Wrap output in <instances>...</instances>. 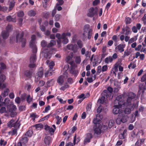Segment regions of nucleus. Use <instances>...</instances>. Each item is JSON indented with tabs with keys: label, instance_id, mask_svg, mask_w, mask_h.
Here are the masks:
<instances>
[{
	"label": "nucleus",
	"instance_id": "052dcab7",
	"mask_svg": "<svg viewBox=\"0 0 146 146\" xmlns=\"http://www.w3.org/2000/svg\"><path fill=\"white\" fill-rule=\"evenodd\" d=\"M54 64L53 61H52L49 64V69H52L53 67L54 66Z\"/></svg>",
	"mask_w": 146,
	"mask_h": 146
},
{
	"label": "nucleus",
	"instance_id": "c756f323",
	"mask_svg": "<svg viewBox=\"0 0 146 146\" xmlns=\"http://www.w3.org/2000/svg\"><path fill=\"white\" fill-rule=\"evenodd\" d=\"M15 2L13 1H12L10 3L9 7V10H12L15 6Z\"/></svg>",
	"mask_w": 146,
	"mask_h": 146
},
{
	"label": "nucleus",
	"instance_id": "c9c22d12",
	"mask_svg": "<svg viewBox=\"0 0 146 146\" xmlns=\"http://www.w3.org/2000/svg\"><path fill=\"white\" fill-rule=\"evenodd\" d=\"M93 30L92 29H89L88 34V38L89 40H90L92 34Z\"/></svg>",
	"mask_w": 146,
	"mask_h": 146
},
{
	"label": "nucleus",
	"instance_id": "864d4df0",
	"mask_svg": "<svg viewBox=\"0 0 146 146\" xmlns=\"http://www.w3.org/2000/svg\"><path fill=\"white\" fill-rule=\"evenodd\" d=\"M75 61L77 64H80L81 61L80 57L79 56L76 57L75 58Z\"/></svg>",
	"mask_w": 146,
	"mask_h": 146
},
{
	"label": "nucleus",
	"instance_id": "4c0bfd02",
	"mask_svg": "<svg viewBox=\"0 0 146 146\" xmlns=\"http://www.w3.org/2000/svg\"><path fill=\"white\" fill-rule=\"evenodd\" d=\"M33 132L32 130L30 129L28 130L25 134V135L28 136L29 137H31L32 134Z\"/></svg>",
	"mask_w": 146,
	"mask_h": 146
},
{
	"label": "nucleus",
	"instance_id": "49530a36",
	"mask_svg": "<svg viewBox=\"0 0 146 146\" xmlns=\"http://www.w3.org/2000/svg\"><path fill=\"white\" fill-rule=\"evenodd\" d=\"M55 118L57 119L56 124L58 125L62 121L61 117H60L58 116H57L55 117Z\"/></svg>",
	"mask_w": 146,
	"mask_h": 146
},
{
	"label": "nucleus",
	"instance_id": "39448f33",
	"mask_svg": "<svg viewBox=\"0 0 146 146\" xmlns=\"http://www.w3.org/2000/svg\"><path fill=\"white\" fill-rule=\"evenodd\" d=\"M136 95L132 92H130L129 94L128 97L127 99L125 104L127 106L131 105V101L132 100L135 99Z\"/></svg>",
	"mask_w": 146,
	"mask_h": 146
},
{
	"label": "nucleus",
	"instance_id": "a878e982",
	"mask_svg": "<svg viewBox=\"0 0 146 146\" xmlns=\"http://www.w3.org/2000/svg\"><path fill=\"white\" fill-rule=\"evenodd\" d=\"M6 20L9 22H16V20L15 18H14L12 17L10 15L7 16L6 17Z\"/></svg>",
	"mask_w": 146,
	"mask_h": 146
},
{
	"label": "nucleus",
	"instance_id": "f704fd0d",
	"mask_svg": "<svg viewBox=\"0 0 146 146\" xmlns=\"http://www.w3.org/2000/svg\"><path fill=\"white\" fill-rule=\"evenodd\" d=\"M51 54L49 52H46L44 54V57L47 59H50L51 56Z\"/></svg>",
	"mask_w": 146,
	"mask_h": 146
},
{
	"label": "nucleus",
	"instance_id": "f3484780",
	"mask_svg": "<svg viewBox=\"0 0 146 146\" xmlns=\"http://www.w3.org/2000/svg\"><path fill=\"white\" fill-rule=\"evenodd\" d=\"M52 140V139L51 137L46 136L44 138V142L46 145H48L51 142Z\"/></svg>",
	"mask_w": 146,
	"mask_h": 146
},
{
	"label": "nucleus",
	"instance_id": "0e129e2a",
	"mask_svg": "<svg viewBox=\"0 0 146 146\" xmlns=\"http://www.w3.org/2000/svg\"><path fill=\"white\" fill-rule=\"evenodd\" d=\"M24 15V13L23 11H20L17 13V16L19 17H23Z\"/></svg>",
	"mask_w": 146,
	"mask_h": 146
},
{
	"label": "nucleus",
	"instance_id": "412c9836",
	"mask_svg": "<svg viewBox=\"0 0 146 146\" xmlns=\"http://www.w3.org/2000/svg\"><path fill=\"white\" fill-rule=\"evenodd\" d=\"M25 75L27 77L30 78H31L32 75V72L30 70H26L24 73Z\"/></svg>",
	"mask_w": 146,
	"mask_h": 146
},
{
	"label": "nucleus",
	"instance_id": "bf43d9fd",
	"mask_svg": "<svg viewBox=\"0 0 146 146\" xmlns=\"http://www.w3.org/2000/svg\"><path fill=\"white\" fill-rule=\"evenodd\" d=\"M50 109V107L49 105H48L46 107L44 110L43 111L44 113L47 112Z\"/></svg>",
	"mask_w": 146,
	"mask_h": 146
},
{
	"label": "nucleus",
	"instance_id": "338daca9",
	"mask_svg": "<svg viewBox=\"0 0 146 146\" xmlns=\"http://www.w3.org/2000/svg\"><path fill=\"white\" fill-rule=\"evenodd\" d=\"M50 16V13L48 12H46L44 13V16L46 18H48Z\"/></svg>",
	"mask_w": 146,
	"mask_h": 146
},
{
	"label": "nucleus",
	"instance_id": "7ed1b4c3",
	"mask_svg": "<svg viewBox=\"0 0 146 146\" xmlns=\"http://www.w3.org/2000/svg\"><path fill=\"white\" fill-rule=\"evenodd\" d=\"M36 36L35 35H33L31 37V40L29 42V46L32 49L33 52H36L37 49L36 45L35 44Z\"/></svg>",
	"mask_w": 146,
	"mask_h": 146
},
{
	"label": "nucleus",
	"instance_id": "dca6fc26",
	"mask_svg": "<svg viewBox=\"0 0 146 146\" xmlns=\"http://www.w3.org/2000/svg\"><path fill=\"white\" fill-rule=\"evenodd\" d=\"M7 109L9 111H16L17 109L16 106L13 104H11L8 105L7 107Z\"/></svg>",
	"mask_w": 146,
	"mask_h": 146
},
{
	"label": "nucleus",
	"instance_id": "ea45409f",
	"mask_svg": "<svg viewBox=\"0 0 146 146\" xmlns=\"http://www.w3.org/2000/svg\"><path fill=\"white\" fill-rule=\"evenodd\" d=\"M28 140V139L27 137L23 136L22 139L20 141L22 143L25 144L27 142Z\"/></svg>",
	"mask_w": 146,
	"mask_h": 146
},
{
	"label": "nucleus",
	"instance_id": "37998d69",
	"mask_svg": "<svg viewBox=\"0 0 146 146\" xmlns=\"http://www.w3.org/2000/svg\"><path fill=\"white\" fill-rule=\"evenodd\" d=\"M7 8V7L6 6L2 7L0 5V11H2L4 12H5L6 11Z\"/></svg>",
	"mask_w": 146,
	"mask_h": 146
},
{
	"label": "nucleus",
	"instance_id": "e433bc0d",
	"mask_svg": "<svg viewBox=\"0 0 146 146\" xmlns=\"http://www.w3.org/2000/svg\"><path fill=\"white\" fill-rule=\"evenodd\" d=\"M9 92V89L8 88H6L4 90V92L2 94L4 97H5L8 96Z\"/></svg>",
	"mask_w": 146,
	"mask_h": 146
},
{
	"label": "nucleus",
	"instance_id": "a18cd8bd",
	"mask_svg": "<svg viewBox=\"0 0 146 146\" xmlns=\"http://www.w3.org/2000/svg\"><path fill=\"white\" fill-rule=\"evenodd\" d=\"M77 44L78 47L81 48H82L83 46V43L81 40H78L77 42Z\"/></svg>",
	"mask_w": 146,
	"mask_h": 146
},
{
	"label": "nucleus",
	"instance_id": "5701e85b",
	"mask_svg": "<svg viewBox=\"0 0 146 146\" xmlns=\"http://www.w3.org/2000/svg\"><path fill=\"white\" fill-rule=\"evenodd\" d=\"M127 131V129H125L122 133H121L119 135V137L120 139H122L125 138L126 135Z\"/></svg>",
	"mask_w": 146,
	"mask_h": 146
},
{
	"label": "nucleus",
	"instance_id": "774afa93",
	"mask_svg": "<svg viewBox=\"0 0 146 146\" xmlns=\"http://www.w3.org/2000/svg\"><path fill=\"white\" fill-rule=\"evenodd\" d=\"M15 40V36H12L11 37L10 39V43L11 44H12L14 42Z\"/></svg>",
	"mask_w": 146,
	"mask_h": 146
},
{
	"label": "nucleus",
	"instance_id": "58836bf2",
	"mask_svg": "<svg viewBox=\"0 0 146 146\" xmlns=\"http://www.w3.org/2000/svg\"><path fill=\"white\" fill-rule=\"evenodd\" d=\"M9 99L8 98H6L5 99L3 102L2 103L3 104H4V105L5 106H8V104L9 102Z\"/></svg>",
	"mask_w": 146,
	"mask_h": 146
},
{
	"label": "nucleus",
	"instance_id": "7c9ffc66",
	"mask_svg": "<svg viewBox=\"0 0 146 146\" xmlns=\"http://www.w3.org/2000/svg\"><path fill=\"white\" fill-rule=\"evenodd\" d=\"M106 98L102 95V97L98 100V102L101 104H103L106 101Z\"/></svg>",
	"mask_w": 146,
	"mask_h": 146
},
{
	"label": "nucleus",
	"instance_id": "2eb2a0df",
	"mask_svg": "<svg viewBox=\"0 0 146 146\" xmlns=\"http://www.w3.org/2000/svg\"><path fill=\"white\" fill-rule=\"evenodd\" d=\"M100 116V115H96V118H94L93 120V122L94 124L95 125L94 126H98L99 125H100L101 124H100L99 123V122L101 120L97 118L98 117H99Z\"/></svg>",
	"mask_w": 146,
	"mask_h": 146
},
{
	"label": "nucleus",
	"instance_id": "8fccbe9b",
	"mask_svg": "<svg viewBox=\"0 0 146 146\" xmlns=\"http://www.w3.org/2000/svg\"><path fill=\"white\" fill-rule=\"evenodd\" d=\"M125 22L126 24H129L131 22V18L128 17L125 19Z\"/></svg>",
	"mask_w": 146,
	"mask_h": 146
},
{
	"label": "nucleus",
	"instance_id": "09e8293b",
	"mask_svg": "<svg viewBox=\"0 0 146 146\" xmlns=\"http://www.w3.org/2000/svg\"><path fill=\"white\" fill-rule=\"evenodd\" d=\"M76 134H75V136L74 137L73 142L74 145H75L76 143H78L80 140L79 138H77L76 139Z\"/></svg>",
	"mask_w": 146,
	"mask_h": 146
},
{
	"label": "nucleus",
	"instance_id": "4be33fe9",
	"mask_svg": "<svg viewBox=\"0 0 146 146\" xmlns=\"http://www.w3.org/2000/svg\"><path fill=\"white\" fill-rule=\"evenodd\" d=\"M9 35V33L7 31H3L2 32V36L4 39L7 38Z\"/></svg>",
	"mask_w": 146,
	"mask_h": 146
},
{
	"label": "nucleus",
	"instance_id": "bb28decb",
	"mask_svg": "<svg viewBox=\"0 0 146 146\" xmlns=\"http://www.w3.org/2000/svg\"><path fill=\"white\" fill-rule=\"evenodd\" d=\"M43 72V70L42 68L39 69V71L36 74V75L38 77L41 78L42 77Z\"/></svg>",
	"mask_w": 146,
	"mask_h": 146
},
{
	"label": "nucleus",
	"instance_id": "a211bd4d",
	"mask_svg": "<svg viewBox=\"0 0 146 146\" xmlns=\"http://www.w3.org/2000/svg\"><path fill=\"white\" fill-rule=\"evenodd\" d=\"M15 128H12V130L8 132L9 135H11L12 136L17 134V131L19 128L14 127Z\"/></svg>",
	"mask_w": 146,
	"mask_h": 146
},
{
	"label": "nucleus",
	"instance_id": "4d7b16f0",
	"mask_svg": "<svg viewBox=\"0 0 146 146\" xmlns=\"http://www.w3.org/2000/svg\"><path fill=\"white\" fill-rule=\"evenodd\" d=\"M41 46L42 47H44L46 46H47V42L44 40H43L41 42Z\"/></svg>",
	"mask_w": 146,
	"mask_h": 146
},
{
	"label": "nucleus",
	"instance_id": "0eeeda50",
	"mask_svg": "<svg viewBox=\"0 0 146 146\" xmlns=\"http://www.w3.org/2000/svg\"><path fill=\"white\" fill-rule=\"evenodd\" d=\"M96 10L94 11V8L93 7H91L89 9V12L87 13V16L89 17H92L97 14V10L98 8L95 7Z\"/></svg>",
	"mask_w": 146,
	"mask_h": 146
},
{
	"label": "nucleus",
	"instance_id": "f257e3e1",
	"mask_svg": "<svg viewBox=\"0 0 146 146\" xmlns=\"http://www.w3.org/2000/svg\"><path fill=\"white\" fill-rule=\"evenodd\" d=\"M23 32H19L17 34L16 37V42H22V46L24 47L25 46L26 43V40L25 38H23Z\"/></svg>",
	"mask_w": 146,
	"mask_h": 146
},
{
	"label": "nucleus",
	"instance_id": "4468645a",
	"mask_svg": "<svg viewBox=\"0 0 146 146\" xmlns=\"http://www.w3.org/2000/svg\"><path fill=\"white\" fill-rule=\"evenodd\" d=\"M125 44H119L115 47V49L118 51L122 52L124 51V48L125 47Z\"/></svg>",
	"mask_w": 146,
	"mask_h": 146
},
{
	"label": "nucleus",
	"instance_id": "de8ad7c7",
	"mask_svg": "<svg viewBox=\"0 0 146 146\" xmlns=\"http://www.w3.org/2000/svg\"><path fill=\"white\" fill-rule=\"evenodd\" d=\"M77 129V127L76 126H73L71 129V130L70 131H69L68 133L70 134L73 133Z\"/></svg>",
	"mask_w": 146,
	"mask_h": 146
},
{
	"label": "nucleus",
	"instance_id": "2f4dec72",
	"mask_svg": "<svg viewBox=\"0 0 146 146\" xmlns=\"http://www.w3.org/2000/svg\"><path fill=\"white\" fill-rule=\"evenodd\" d=\"M53 70L51 69H49V70L45 73V77H47L48 75L49 76H51L52 74V71Z\"/></svg>",
	"mask_w": 146,
	"mask_h": 146
},
{
	"label": "nucleus",
	"instance_id": "603ef678",
	"mask_svg": "<svg viewBox=\"0 0 146 146\" xmlns=\"http://www.w3.org/2000/svg\"><path fill=\"white\" fill-rule=\"evenodd\" d=\"M9 112H10V116L11 117H14L17 114V113L15 111H9Z\"/></svg>",
	"mask_w": 146,
	"mask_h": 146
},
{
	"label": "nucleus",
	"instance_id": "69168bd1",
	"mask_svg": "<svg viewBox=\"0 0 146 146\" xmlns=\"http://www.w3.org/2000/svg\"><path fill=\"white\" fill-rule=\"evenodd\" d=\"M108 92H109L108 93L110 94L112 93L113 92V88L110 86H109L107 88Z\"/></svg>",
	"mask_w": 146,
	"mask_h": 146
},
{
	"label": "nucleus",
	"instance_id": "c85d7f7f",
	"mask_svg": "<svg viewBox=\"0 0 146 146\" xmlns=\"http://www.w3.org/2000/svg\"><path fill=\"white\" fill-rule=\"evenodd\" d=\"M110 95V94L109 93H108L106 90H104L102 93V95L107 99L109 97Z\"/></svg>",
	"mask_w": 146,
	"mask_h": 146
},
{
	"label": "nucleus",
	"instance_id": "72a5a7b5",
	"mask_svg": "<svg viewBox=\"0 0 146 146\" xmlns=\"http://www.w3.org/2000/svg\"><path fill=\"white\" fill-rule=\"evenodd\" d=\"M56 42L55 40H51L50 42L47 45V48H50L53 46L55 44Z\"/></svg>",
	"mask_w": 146,
	"mask_h": 146
},
{
	"label": "nucleus",
	"instance_id": "aec40b11",
	"mask_svg": "<svg viewBox=\"0 0 146 146\" xmlns=\"http://www.w3.org/2000/svg\"><path fill=\"white\" fill-rule=\"evenodd\" d=\"M61 39L63 40L62 42L64 44H66L68 42V40L67 38L65 37L64 33H62L61 35Z\"/></svg>",
	"mask_w": 146,
	"mask_h": 146
},
{
	"label": "nucleus",
	"instance_id": "5fc2aeb1",
	"mask_svg": "<svg viewBox=\"0 0 146 146\" xmlns=\"http://www.w3.org/2000/svg\"><path fill=\"white\" fill-rule=\"evenodd\" d=\"M92 103L91 102L89 103L87 105L86 107V109L87 111H90L92 107Z\"/></svg>",
	"mask_w": 146,
	"mask_h": 146
},
{
	"label": "nucleus",
	"instance_id": "6e6d98bb",
	"mask_svg": "<svg viewBox=\"0 0 146 146\" xmlns=\"http://www.w3.org/2000/svg\"><path fill=\"white\" fill-rule=\"evenodd\" d=\"M100 0H95L93 1L92 5L94 6H96L100 3Z\"/></svg>",
	"mask_w": 146,
	"mask_h": 146
},
{
	"label": "nucleus",
	"instance_id": "cd10ccee",
	"mask_svg": "<svg viewBox=\"0 0 146 146\" xmlns=\"http://www.w3.org/2000/svg\"><path fill=\"white\" fill-rule=\"evenodd\" d=\"M122 117L121 118V121L123 123H124L126 122L127 120L129 117L127 115H123V113H122V114L121 115Z\"/></svg>",
	"mask_w": 146,
	"mask_h": 146
},
{
	"label": "nucleus",
	"instance_id": "f8f14e48",
	"mask_svg": "<svg viewBox=\"0 0 146 146\" xmlns=\"http://www.w3.org/2000/svg\"><path fill=\"white\" fill-rule=\"evenodd\" d=\"M122 31L121 33L122 34H124L125 35H128L130 33V28L127 26L125 27L124 26L122 28Z\"/></svg>",
	"mask_w": 146,
	"mask_h": 146
},
{
	"label": "nucleus",
	"instance_id": "ddd939ff",
	"mask_svg": "<svg viewBox=\"0 0 146 146\" xmlns=\"http://www.w3.org/2000/svg\"><path fill=\"white\" fill-rule=\"evenodd\" d=\"M5 79V76L3 74H2L0 76V89H3L6 87L5 84L2 85L1 82H3Z\"/></svg>",
	"mask_w": 146,
	"mask_h": 146
},
{
	"label": "nucleus",
	"instance_id": "9d476101",
	"mask_svg": "<svg viewBox=\"0 0 146 146\" xmlns=\"http://www.w3.org/2000/svg\"><path fill=\"white\" fill-rule=\"evenodd\" d=\"M115 108L113 109V112L114 114H118V116L121 117L123 112V111L121 109H120V108L114 106Z\"/></svg>",
	"mask_w": 146,
	"mask_h": 146
},
{
	"label": "nucleus",
	"instance_id": "393cba45",
	"mask_svg": "<svg viewBox=\"0 0 146 146\" xmlns=\"http://www.w3.org/2000/svg\"><path fill=\"white\" fill-rule=\"evenodd\" d=\"M113 60L112 56H110L106 58L105 59V62L106 63L108 64L109 63H111Z\"/></svg>",
	"mask_w": 146,
	"mask_h": 146
},
{
	"label": "nucleus",
	"instance_id": "e2e57ef3",
	"mask_svg": "<svg viewBox=\"0 0 146 146\" xmlns=\"http://www.w3.org/2000/svg\"><path fill=\"white\" fill-rule=\"evenodd\" d=\"M137 40V38L136 37L135 38H132L130 39L129 41V43H132L134 41H136Z\"/></svg>",
	"mask_w": 146,
	"mask_h": 146
},
{
	"label": "nucleus",
	"instance_id": "6ab92c4d",
	"mask_svg": "<svg viewBox=\"0 0 146 146\" xmlns=\"http://www.w3.org/2000/svg\"><path fill=\"white\" fill-rule=\"evenodd\" d=\"M64 77L62 75L58 77L57 80V82L59 85L62 86L64 82Z\"/></svg>",
	"mask_w": 146,
	"mask_h": 146
},
{
	"label": "nucleus",
	"instance_id": "6e6552de",
	"mask_svg": "<svg viewBox=\"0 0 146 146\" xmlns=\"http://www.w3.org/2000/svg\"><path fill=\"white\" fill-rule=\"evenodd\" d=\"M67 48L69 50H72L74 53L76 52L78 50V48L76 44H68L67 46Z\"/></svg>",
	"mask_w": 146,
	"mask_h": 146
},
{
	"label": "nucleus",
	"instance_id": "20e7f679",
	"mask_svg": "<svg viewBox=\"0 0 146 146\" xmlns=\"http://www.w3.org/2000/svg\"><path fill=\"white\" fill-rule=\"evenodd\" d=\"M36 52H33L30 58V64L29 67L30 68H33L36 67V64L35 63L36 62Z\"/></svg>",
	"mask_w": 146,
	"mask_h": 146
},
{
	"label": "nucleus",
	"instance_id": "c03bdc74",
	"mask_svg": "<svg viewBox=\"0 0 146 146\" xmlns=\"http://www.w3.org/2000/svg\"><path fill=\"white\" fill-rule=\"evenodd\" d=\"M70 87V86L66 83L64 86L61 87L60 89L63 91H64L66 88H68Z\"/></svg>",
	"mask_w": 146,
	"mask_h": 146
},
{
	"label": "nucleus",
	"instance_id": "a19ab883",
	"mask_svg": "<svg viewBox=\"0 0 146 146\" xmlns=\"http://www.w3.org/2000/svg\"><path fill=\"white\" fill-rule=\"evenodd\" d=\"M131 110L129 108H126L123 111V113H125L126 114H129L131 113Z\"/></svg>",
	"mask_w": 146,
	"mask_h": 146
},
{
	"label": "nucleus",
	"instance_id": "3c124183",
	"mask_svg": "<svg viewBox=\"0 0 146 146\" xmlns=\"http://www.w3.org/2000/svg\"><path fill=\"white\" fill-rule=\"evenodd\" d=\"M90 25L88 24H87L85 25L84 27V33L83 34V35L84 36V35L85 33H86V31H85V29H86L87 30L88 29L90 28Z\"/></svg>",
	"mask_w": 146,
	"mask_h": 146
},
{
	"label": "nucleus",
	"instance_id": "1a4fd4ad",
	"mask_svg": "<svg viewBox=\"0 0 146 146\" xmlns=\"http://www.w3.org/2000/svg\"><path fill=\"white\" fill-rule=\"evenodd\" d=\"M121 60H119V61L117 62L114 65V70L116 71L118 70V67L119 71L120 72H122L123 71V68L121 66L122 65L121 63Z\"/></svg>",
	"mask_w": 146,
	"mask_h": 146
},
{
	"label": "nucleus",
	"instance_id": "13d9d810",
	"mask_svg": "<svg viewBox=\"0 0 146 146\" xmlns=\"http://www.w3.org/2000/svg\"><path fill=\"white\" fill-rule=\"evenodd\" d=\"M114 122L112 120H110L109 121L108 126L110 128H111L112 126L113 125Z\"/></svg>",
	"mask_w": 146,
	"mask_h": 146
},
{
	"label": "nucleus",
	"instance_id": "473e14b6",
	"mask_svg": "<svg viewBox=\"0 0 146 146\" xmlns=\"http://www.w3.org/2000/svg\"><path fill=\"white\" fill-rule=\"evenodd\" d=\"M28 14L30 16H34L36 14V11L34 10H31L28 12Z\"/></svg>",
	"mask_w": 146,
	"mask_h": 146
},
{
	"label": "nucleus",
	"instance_id": "680f3d73",
	"mask_svg": "<svg viewBox=\"0 0 146 146\" xmlns=\"http://www.w3.org/2000/svg\"><path fill=\"white\" fill-rule=\"evenodd\" d=\"M108 67L107 65H105L103 66L102 68V72L106 71L108 69Z\"/></svg>",
	"mask_w": 146,
	"mask_h": 146
},
{
	"label": "nucleus",
	"instance_id": "9b49d317",
	"mask_svg": "<svg viewBox=\"0 0 146 146\" xmlns=\"http://www.w3.org/2000/svg\"><path fill=\"white\" fill-rule=\"evenodd\" d=\"M94 131L96 134L97 135H100L102 132H104V130H102V125H100L98 126H94Z\"/></svg>",
	"mask_w": 146,
	"mask_h": 146
},
{
	"label": "nucleus",
	"instance_id": "423d86ee",
	"mask_svg": "<svg viewBox=\"0 0 146 146\" xmlns=\"http://www.w3.org/2000/svg\"><path fill=\"white\" fill-rule=\"evenodd\" d=\"M15 121L13 119H12L10 121H9L7 123V126L8 127L11 128L13 127H14L19 128L20 126L19 123L17 121L15 122L14 123Z\"/></svg>",
	"mask_w": 146,
	"mask_h": 146
},
{
	"label": "nucleus",
	"instance_id": "79ce46f5",
	"mask_svg": "<svg viewBox=\"0 0 146 146\" xmlns=\"http://www.w3.org/2000/svg\"><path fill=\"white\" fill-rule=\"evenodd\" d=\"M136 67V64H134L133 62H132L130 63V64L128 66V68L130 69H134Z\"/></svg>",
	"mask_w": 146,
	"mask_h": 146
},
{
	"label": "nucleus",
	"instance_id": "b1692460",
	"mask_svg": "<svg viewBox=\"0 0 146 146\" xmlns=\"http://www.w3.org/2000/svg\"><path fill=\"white\" fill-rule=\"evenodd\" d=\"M44 128L45 130L46 131H49L50 132H52L54 133L55 131V130L52 127H50L48 125H45Z\"/></svg>",
	"mask_w": 146,
	"mask_h": 146
},
{
	"label": "nucleus",
	"instance_id": "f03ea898",
	"mask_svg": "<svg viewBox=\"0 0 146 146\" xmlns=\"http://www.w3.org/2000/svg\"><path fill=\"white\" fill-rule=\"evenodd\" d=\"M122 96L121 95H119L117 96L114 102V106L117 107H118L120 108H121L122 105H125L127 106L125 104L126 102H124L123 100L121 99Z\"/></svg>",
	"mask_w": 146,
	"mask_h": 146
}]
</instances>
